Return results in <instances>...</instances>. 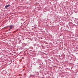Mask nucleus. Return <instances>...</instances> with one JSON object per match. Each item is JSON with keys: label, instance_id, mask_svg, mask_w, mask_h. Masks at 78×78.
Returning <instances> with one entry per match:
<instances>
[{"label": "nucleus", "instance_id": "nucleus-3", "mask_svg": "<svg viewBox=\"0 0 78 78\" xmlns=\"http://www.w3.org/2000/svg\"><path fill=\"white\" fill-rule=\"evenodd\" d=\"M11 30V29H9V30Z\"/></svg>", "mask_w": 78, "mask_h": 78}, {"label": "nucleus", "instance_id": "nucleus-1", "mask_svg": "<svg viewBox=\"0 0 78 78\" xmlns=\"http://www.w3.org/2000/svg\"><path fill=\"white\" fill-rule=\"evenodd\" d=\"M9 27H10V29H12V28H14V27L13 26H12V25L9 26Z\"/></svg>", "mask_w": 78, "mask_h": 78}, {"label": "nucleus", "instance_id": "nucleus-2", "mask_svg": "<svg viewBox=\"0 0 78 78\" xmlns=\"http://www.w3.org/2000/svg\"><path fill=\"white\" fill-rule=\"evenodd\" d=\"M9 6H10V5H6L5 6V8H8V7H9Z\"/></svg>", "mask_w": 78, "mask_h": 78}]
</instances>
